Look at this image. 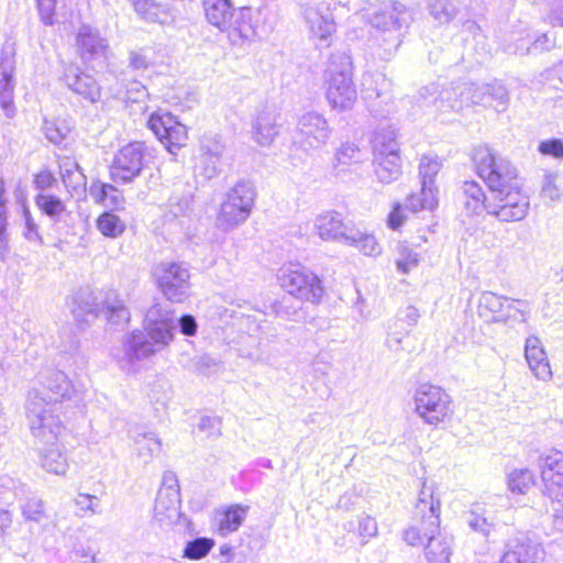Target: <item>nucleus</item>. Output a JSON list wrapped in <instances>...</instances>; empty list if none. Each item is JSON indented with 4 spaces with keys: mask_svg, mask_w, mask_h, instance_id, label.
Listing matches in <instances>:
<instances>
[{
    "mask_svg": "<svg viewBox=\"0 0 563 563\" xmlns=\"http://www.w3.org/2000/svg\"><path fill=\"white\" fill-rule=\"evenodd\" d=\"M411 402L415 415L427 426L439 428L454 415V401L442 386L430 382L417 384Z\"/></svg>",
    "mask_w": 563,
    "mask_h": 563,
    "instance_id": "f257e3e1",
    "label": "nucleus"
},
{
    "mask_svg": "<svg viewBox=\"0 0 563 563\" xmlns=\"http://www.w3.org/2000/svg\"><path fill=\"white\" fill-rule=\"evenodd\" d=\"M441 500L433 484L424 483L416 505L419 522L405 531V540L410 545H423L437 532L440 522Z\"/></svg>",
    "mask_w": 563,
    "mask_h": 563,
    "instance_id": "f03ea898",
    "label": "nucleus"
},
{
    "mask_svg": "<svg viewBox=\"0 0 563 563\" xmlns=\"http://www.w3.org/2000/svg\"><path fill=\"white\" fill-rule=\"evenodd\" d=\"M157 309L148 311L145 331L147 339L133 334L129 351L134 358H145L167 347L174 341L173 320L168 314L158 316Z\"/></svg>",
    "mask_w": 563,
    "mask_h": 563,
    "instance_id": "7ed1b4c3",
    "label": "nucleus"
},
{
    "mask_svg": "<svg viewBox=\"0 0 563 563\" xmlns=\"http://www.w3.org/2000/svg\"><path fill=\"white\" fill-rule=\"evenodd\" d=\"M255 198L254 185L238 183L227 192L217 214V224L228 230L243 223L251 214Z\"/></svg>",
    "mask_w": 563,
    "mask_h": 563,
    "instance_id": "20e7f679",
    "label": "nucleus"
},
{
    "mask_svg": "<svg viewBox=\"0 0 563 563\" xmlns=\"http://www.w3.org/2000/svg\"><path fill=\"white\" fill-rule=\"evenodd\" d=\"M147 128L172 156H177L188 144V128L168 111L152 112L147 119Z\"/></svg>",
    "mask_w": 563,
    "mask_h": 563,
    "instance_id": "39448f33",
    "label": "nucleus"
},
{
    "mask_svg": "<svg viewBox=\"0 0 563 563\" xmlns=\"http://www.w3.org/2000/svg\"><path fill=\"white\" fill-rule=\"evenodd\" d=\"M495 185V218L500 221H520L529 209V198L520 191L516 176L509 181L499 176Z\"/></svg>",
    "mask_w": 563,
    "mask_h": 563,
    "instance_id": "423d86ee",
    "label": "nucleus"
},
{
    "mask_svg": "<svg viewBox=\"0 0 563 563\" xmlns=\"http://www.w3.org/2000/svg\"><path fill=\"white\" fill-rule=\"evenodd\" d=\"M26 418L31 434L38 445L63 442L64 423L51 408L37 401H30Z\"/></svg>",
    "mask_w": 563,
    "mask_h": 563,
    "instance_id": "0eeeda50",
    "label": "nucleus"
},
{
    "mask_svg": "<svg viewBox=\"0 0 563 563\" xmlns=\"http://www.w3.org/2000/svg\"><path fill=\"white\" fill-rule=\"evenodd\" d=\"M205 10L207 20L231 37L249 36L250 25L245 13L234 10L229 0H205Z\"/></svg>",
    "mask_w": 563,
    "mask_h": 563,
    "instance_id": "6e6552de",
    "label": "nucleus"
},
{
    "mask_svg": "<svg viewBox=\"0 0 563 563\" xmlns=\"http://www.w3.org/2000/svg\"><path fill=\"white\" fill-rule=\"evenodd\" d=\"M157 285L164 297L172 302H185L191 296L190 274L177 263H166L155 271Z\"/></svg>",
    "mask_w": 563,
    "mask_h": 563,
    "instance_id": "1a4fd4ad",
    "label": "nucleus"
},
{
    "mask_svg": "<svg viewBox=\"0 0 563 563\" xmlns=\"http://www.w3.org/2000/svg\"><path fill=\"white\" fill-rule=\"evenodd\" d=\"M280 286L290 295L307 301H319L323 296L320 278L300 267H287L279 273Z\"/></svg>",
    "mask_w": 563,
    "mask_h": 563,
    "instance_id": "9d476101",
    "label": "nucleus"
},
{
    "mask_svg": "<svg viewBox=\"0 0 563 563\" xmlns=\"http://www.w3.org/2000/svg\"><path fill=\"white\" fill-rule=\"evenodd\" d=\"M545 551L540 541L526 532H517L505 545L499 563H542Z\"/></svg>",
    "mask_w": 563,
    "mask_h": 563,
    "instance_id": "9b49d317",
    "label": "nucleus"
},
{
    "mask_svg": "<svg viewBox=\"0 0 563 563\" xmlns=\"http://www.w3.org/2000/svg\"><path fill=\"white\" fill-rule=\"evenodd\" d=\"M144 145L130 143L121 147L114 156L110 175L117 183H130L137 177L143 168Z\"/></svg>",
    "mask_w": 563,
    "mask_h": 563,
    "instance_id": "f8f14e48",
    "label": "nucleus"
},
{
    "mask_svg": "<svg viewBox=\"0 0 563 563\" xmlns=\"http://www.w3.org/2000/svg\"><path fill=\"white\" fill-rule=\"evenodd\" d=\"M154 514L161 522H175L180 516V493L173 475L166 476L158 490Z\"/></svg>",
    "mask_w": 563,
    "mask_h": 563,
    "instance_id": "ddd939ff",
    "label": "nucleus"
},
{
    "mask_svg": "<svg viewBox=\"0 0 563 563\" xmlns=\"http://www.w3.org/2000/svg\"><path fill=\"white\" fill-rule=\"evenodd\" d=\"M63 84L85 100L96 103L101 99V89L97 81L76 66H67L62 75Z\"/></svg>",
    "mask_w": 563,
    "mask_h": 563,
    "instance_id": "4468645a",
    "label": "nucleus"
},
{
    "mask_svg": "<svg viewBox=\"0 0 563 563\" xmlns=\"http://www.w3.org/2000/svg\"><path fill=\"white\" fill-rule=\"evenodd\" d=\"M440 164L437 159L424 158L420 164V174L429 177V184L423 181L419 194L411 195L408 199V208L412 211L432 209L437 206V192L432 186V177L439 172Z\"/></svg>",
    "mask_w": 563,
    "mask_h": 563,
    "instance_id": "2eb2a0df",
    "label": "nucleus"
},
{
    "mask_svg": "<svg viewBox=\"0 0 563 563\" xmlns=\"http://www.w3.org/2000/svg\"><path fill=\"white\" fill-rule=\"evenodd\" d=\"M541 478L547 496L558 497L563 489V452L551 451L541 460Z\"/></svg>",
    "mask_w": 563,
    "mask_h": 563,
    "instance_id": "dca6fc26",
    "label": "nucleus"
},
{
    "mask_svg": "<svg viewBox=\"0 0 563 563\" xmlns=\"http://www.w3.org/2000/svg\"><path fill=\"white\" fill-rule=\"evenodd\" d=\"M328 100L333 108L345 110L353 106L356 91L349 74H333L328 81Z\"/></svg>",
    "mask_w": 563,
    "mask_h": 563,
    "instance_id": "f3484780",
    "label": "nucleus"
},
{
    "mask_svg": "<svg viewBox=\"0 0 563 563\" xmlns=\"http://www.w3.org/2000/svg\"><path fill=\"white\" fill-rule=\"evenodd\" d=\"M525 357L529 365L530 371L534 377L542 382H549L552 378V371L550 367L547 353L543 349L541 340L536 335H530L525 344Z\"/></svg>",
    "mask_w": 563,
    "mask_h": 563,
    "instance_id": "a211bd4d",
    "label": "nucleus"
},
{
    "mask_svg": "<svg viewBox=\"0 0 563 563\" xmlns=\"http://www.w3.org/2000/svg\"><path fill=\"white\" fill-rule=\"evenodd\" d=\"M38 457L41 466L47 473L63 476L68 471V459L63 442L40 445Z\"/></svg>",
    "mask_w": 563,
    "mask_h": 563,
    "instance_id": "6ab92c4d",
    "label": "nucleus"
},
{
    "mask_svg": "<svg viewBox=\"0 0 563 563\" xmlns=\"http://www.w3.org/2000/svg\"><path fill=\"white\" fill-rule=\"evenodd\" d=\"M247 511L249 507L243 505H230L217 509L213 516L217 532L228 536L236 531L243 523Z\"/></svg>",
    "mask_w": 563,
    "mask_h": 563,
    "instance_id": "aec40b11",
    "label": "nucleus"
},
{
    "mask_svg": "<svg viewBox=\"0 0 563 563\" xmlns=\"http://www.w3.org/2000/svg\"><path fill=\"white\" fill-rule=\"evenodd\" d=\"M375 174L382 183H390L399 177L401 162L399 150L396 146L378 152L375 161Z\"/></svg>",
    "mask_w": 563,
    "mask_h": 563,
    "instance_id": "412c9836",
    "label": "nucleus"
},
{
    "mask_svg": "<svg viewBox=\"0 0 563 563\" xmlns=\"http://www.w3.org/2000/svg\"><path fill=\"white\" fill-rule=\"evenodd\" d=\"M104 298L99 291L82 290L73 299V314L82 320L96 318L102 309Z\"/></svg>",
    "mask_w": 563,
    "mask_h": 563,
    "instance_id": "4be33fe9",
    "label": "nucleus"
},
{
    "mask_svg": "<svg viewBox=\"0 0 563 563\" xmlns=\"http://www.w3.org/2000/svg\"><path fill=\"white\" fill-rule=\"evenodd\" d=\"M59 173L63 183L70 194H82L86 189V177L78 163L71 157L59 161Z\"/></svg>",
    "mask_w": 563,
    "mask_h": 563,
    "instance_id": "5701e85b",
    "label": "nucleus"
},
{
    "mask_svg": "<svg viewBox=\"0 0 563 563\" xmlns=\"http://www.w3.org/2000/svg\"><path fill=\"white\" fill-rule=\"evenodd\" d=\"M316 229L319 236L324 241H346V231L344 223L332 213L321 214L316 219Z\"/></svg>",
    "mask_w": 563,
    "mask_h": 563,
    "instance_id": "b1692460",
    "label": "nucleus"
},
{
    "mask_svg": "<svg viewBox=\"0 0 563 563\" xmlns=\"http://www.w3.org/2000/svg\"><path fill=\"white\" fill-rule=\"evenodd\" d=\"M14 78L11 67L3 68L0 73V107L8 118L15 113L14 106Z\"/></svg>",
    "mask_w": 563,
    "mask_h": 563,
    "instance_id": "393cba45",
    "label": "nucleus"
},
{
    "mask_svg": "<svg viewBox=\"0 0 563 563\" xmlns=\"http://www.w3.org/2000/svg\"><path fill=\"white\" fill-rule=\"evenodd\" d=\"M422 262L421 254L405 244L399 245L395 258L396 271L399 275L407 276L415 273Z\"/></svg>",
    "mask_w": 563,
    "mask_h": 563,
    "instance_id": "a878e982",
    "label": "nucleus"
},
{
    "mask_svg": "<svg viewBox=\"0 0 563 563\" xmlns=\"http://www.w3.org/2000/svg\"><path fill=\"white\" fill-rule=\"evenodd\" d=\"M97 230L107 239H119L126 230V223L118 214L103 212L96 220Z\"/></svg>",
    "mask_w": 563,
    "mask_h": 563,
    "instance_id": "bb28decb",
    "label": "nucleus"
},
{
    "mask_svg": "<svg viewBox=\"0 0 563 563\" xmlns=\"http://www.w3.org/2000/svg\"><path fill=\"white\" fill-rule=\"evenodd\" d=\"M93 199L106 207L117 208L123 203V195L110 184L93 181L90 187Z\"/></svg>",
    "mask_w": 563,
    "mask_h": 563,
    "instance_id": "cd10ccee",
    "label": "nucleus"
},
{
    "mask_svg": "<svg viewBox=\"0 0 563 563\" xmlns=\"http://www.w3.org/2000/svg\"><path fill=\"white\" fill-rule=\"evenodd\" d=\"M345 242L366 256H377L382 253V246L376 238L366 232L350 231Z\"/></svg>",
    "mask_w": 563,
    "mask_h": 563,
    "instance_id": "c85d7f7f",
    "label": "nucleus"
},
{
    "mask_svg": "<svg viewBox=\"0 0 563 563\" xmlns=\"http://www.w3.org/2000/svg\"><path fill=\"white\" fill-rule=\"evenodd\" d=\"M130 2L137 14L145 20L164 23L170 16L169 11L154 0H130Z\"/></svg>",
    "mask_w": 563,
    "mask_h": 563,
    "instance_id": "c756f323",
    "label": "nucleus"
},
{
    "mask_svg": "<svg viewBox=\"0 0 563 563\" xmlns=\"http://www.w3.org/2000/svg\"><path fill=\"white\" fill-rule=\"evenodd\" d=\"M519 302L508 297L495 296V322L523 321Z\"/></svg>",
    "mask_w": 563,
    "mask_h": 563,
    "instance_id": "7c9ffc66",
    "label": "nucleus"
},
{
    "mask_svg": "<svg viewBox=\"0 0 563 563\" xmlns=\"http://www.w3.org/2000/svg\"><path fill=\"white\" fill-rule=\"evenodd\" d=\"M465 209L472 216H481L486 210V198L482 188L475 181L464 184Z\"/></svg>",
    "mask_w": 563,
    "mask_h": 563,
    "instance_id": "2f4dec72",
    "label": "nucleus"
},
{
    "mask_svg": "<svg viewBox=\"0 0 563 563\" xmlns=\"http://www.w3.org/2000/svg\"><path fill=\"white\" fill-rule=\"evenodd\" d=\"M71 124L66 119L51 118L44 121L43 133L54 144H62L70 134Z\"/></svg>",
    "mask_w": 563,
    "mask_h": 563,
    "instance_id": "473e14b6",
    "label": "nucleus"
},
{
    "mask_svg": "<svg viewBox=\"0 0 563 563\" xmlns=\"http://www.w3.org/2000/svg\"><path fill=\"white\" fill-rule=\"evenodd\" d=\"M472 159L477 175L485 181L493 176V154L488 145H477L473 148Z\"/></svg>",
    "mask_w": 563,
    "mask_h": 563,
    "instance_id": "72a5a7b5",
    "label": "nucleus"
},
{
    "mask_svg": "<svg viewBox=\"0 0 563 563\" xmlns=\"http://www.w3.org/2000/svg\"><path fill=\"white\" fill-rule=\"evenodd\" d=\"M35 203L42 213L52 219H59L66 212L65 202L55 195L41 194L36 196Z\"/></svg>",
    "mask_w": 563,
    "mask_h": 563,
    "instance_id": "f704fd0d",
    "label": "nucleus"
},
{
    "mask_svg": "<svg viewBox=\"0 0 563 563\" xmlns=\"http://www.w3.org/2000/svg\"><path fill=\"white\" fill-rule=\"evenodd\" d=\"M110 323L124 324L130 320V312L125 306L118 300L103 301L101 312Z\"/></svg>",
    "mask_w": 563,
    "mask_h": 563,
    "instance_id": "c9c22d12",
    "label": "nucleus"
},
{
    "mask_svg": "<svg viewBox=\"0 0 563 563\" xmlns=\"http://www.w3.org/2000/svg\"><path fill=\"white\" fill-rule=\"evenodd\" d=\"M534 484V476L528 468L515 470L509 474L508 486L511 492L525 494Z\"/></svg>",
    "mask_w": 563,
    "mask_h": 563,
    "instance_id": "e433bc0d",
    "label": "nucleus"
},
{
    "mask_svg": "<svg viewBox=\"0 0 563 563\" xmlns=\"http://www.w3.org/2000/svg\"><path fill=\"white\" fill-rule=\"evenodd\" d=\"M214 547V541L209 538H199L188 542L184 550V556L189 560H200L205 558Z\"/></svg>",
    "mask_w": 563,
    "mask_h": 563,
    "instance_id": "4c0bfd02",
    "label": "nucleus"
},
{
    "mask_svg": "<svg viewBox=\"0 0 563 563\" xmlns=\"http://www.w3.org/2000/svg\"><path fill=\"white\" fill-rule=\"evenodd\" d=\"M310 29L317 38L327 41L335 33L336 26L332 19L317 16L310 21Z\"/></svg>",
    "mask_w": 563,
    "mask_h": 563,
    "instance_id": "58836bf2",
    "label": "nucleus"
},
{
    "mask_svg": "<svg viewBox=\"0 0 563 563\" xmlns=\"http://www.w3.org/2000/svg\"><path fill=\"white\" fill-rule=\"evenodd\" d=\"M554 46V41L548 35L542 34L538 36L529 46L520 44L516 47V53L522 54H537L544 51H550Z\"/></svg>",
    "mask_w": 563,
    "mask_h": 563,
    "instance_id": "ea45409f",
    "label": "nucleus"
},
{
    "mask_svg": "<svg viewBox=\"0 0 563 563\" xmlns=\"http://www.w3.org/2000/svg\"><path fill=\"white\" fill-rule=\"evenodd\" d=\"M468 523L473 530L478 531L485 536L489 534L490 525L487 518L484 517V511L479 505H475L472 508Z\"/></svg>",
    "mask_w": 563,
    "mask_h": 563,
    "instance_id": "a19ab883",
    "label": "nucleus"
},
{
    "mask_svg": "<svg viewBox=\"0 0 563 563\" xmlns=\"http://www.w3.org/2000/svg\"><path fill=\"white\" fill-rule=\"evenodd\" d=\"M40 20L45 25H53L56 21V0H36Z\"/></svg>",
    "mask_w": 563,
    "mask_h": 563,
    "instance_id": "79ce46f5",
    "label": "nucleus"
},
{
    "mask_svg": "<svg viewBox=\"0 0 563 563\" xmlns=\"http://www.w3.org/2000/svg\"><path fill=\"white\" fill-rule=\"evenodd\" d=\"M277 131L269 123H258L255 128L254 139L261 145H269L275 140Z\"/></svg>",
    "mask_w": 563,
    "mask_h": 563,
    "instance_id": "37998d69",
    "label": "nucleus"
},
{
    "mask_svg": "<svg viewBox=\"0 0 563 563\" xmlns=\"http://www.w3.org/2000/svg\"><path fill=\"white\" fill-rule=\"evenodd\" d=\"M551 499V509L553 512V525L556 530L563 532V489H560L558 497L548 496Z\"/></svg>",
    "mask_w": 563,
    "mask_h": 563,
    "instance_id": "c03bdc74",
    "label": "nucleus"
},
{
    "mask_svg": "<svg viewBox=\"0 0 563 563\" xmlns=\"http://www.w3.org/2000/svg\"><path fill=\"white\" fill-rule=\"evenodd\" d=\"M161 448V442L155 437H144L137 443V454L145 460L156 453Z\"/></svg>",
    "mask_w": 563,
    "mask_h": 563,
    "instance_id": "a18cd8bd",
    "label": "nucleus"
},
{
    "mask_svg": "<svg viewBox=\"0 0 563 563\" xmlns=\"http://www.w3.org/2000/svg\"><path fill=\"white\" fill-rule=\"evenodd\" d=\"M177 324L180 333L185 336H196L198 333L199 324L191 314L180 316L177 320Z\"/></svg>",
    "mask_w": 563,
    "mask_h": 563,
    "instance_id": "49530a36",
    "label": "nucleus"
},
{
    "mask_svg": "<svg viewBox=\"0 0 563 563\" xmlns=\"http://www.w3.org/2000/svg\"><path fill=\"white\" fill-rule=\"evenodd\" d=\"M539 151L543 155H551L553 157H562L563 156V143L558 139L543 141L539 145Z\"/></svg>",
    "mask_w": 563,
    "mask_h": 563,
    "instance_id": "de8ad7c7",
    "label": "nucleus"
},
{
    "mask_svg": "<svg viewBox=\"0 0 563 563\" xmlns=\"http://www.w3.org/2000/svg\"><path fill=\"white\" fill-rule=\"evenodd\" d=\"M33 181L38 189H49L54 186L56 179L52 172L47 169H41L34 174Z\"/></svg>",
    "mask_w": 563,
    "mask_h": 563,
    "instance_id": "09e8293b",
    "label": "nucleus"
},
{
    "mask_svg": "<svg viewBox=\"0 0 563 563\" xmlns=\"http://www.w3.org/2000/svg\"><path fill=\"white\" fill-rule=\"evenodd\" d=\"M509 93L505 86L495 85V111L503 112L507 109Z\"/></svg>",
    "mask_w": 563,
    "mask_h": 563,
    "instance_id": "8fccbe9b",
    "label": "nucleus"
},
{
    "mask_svg": "<svg viewBox=\"0 0 563 563\" xmlns=\"http://www.w3.org/2000/svg\"><path fill=\"white\" fill-rule=\"evenodd\" d=\"M23 216L26 225L25 238L30 241L41 240L37 231V225L34 219L32 218L30 210L26 207L23 209Z\"/></svg>",
    "mask_w": 563,
    "mask_h": 563,
    "instance_id": "3c124183",
    "label": "nucleus"
},
{
    "mask_svg": "<svg viewBox=\"0 0 563 563\" xmlns=\"http://www.w3.org/2000/svg\"><path fill=\"white\" fill-rule=\"evenodd\" d=\"M405 220L404 212L399 206L395 207L388 217V224L391 229L399 228Z\"/></svg>",
    "mask_w": 563,
    "mask_h": 563,
    "instance_id": "603ef678",
    "label": "nucleus"
},
{
    "mask_svg": "<svg viewBox=\"0 0 563 563\" xmlns=\"http://www.w3.org/2000/svg\"><path fill=\"white\" fill-rule=\"evenodd\" d=\"M383 18H384L383 22H380L378 19H377V21H375V25L377 27H383L384 30H389V31H398L399 30V24L394 19V16L391 14H389L388 16H383Z\"/></svg>",
    "mask_w": 563,
    "mask_h": 563,
    "instance_id": "864d4df0",
    "label": "nucleus"
},
{
    "mask_svg": "<svg viewBox=\"0 0 563 563\" xmlns=\"http://www.w3.org/2000/svg\"><path fill=\"white\" fill-rule=\"evenodd\" d=\"M542 196L544 198L551 199L552 201H555L560 197V190L552 184L548 183L542 188Z\"/></svg>",
    "mask_w": 563,
    "mask_h": 563,
    "instance_id": "5fc2aeb1",
    "label": "nucleus"
},
{
    "mask_svg": "<svg viewBox=\"0 0 563 563\" xmlns=\"http://www.w3.org/2000/svg\"><path fill=\"white\" fill-rule=\"evenodd\" d=\"M68 382L66 379H63L60 387V390L56 393V396L52 399L53 401H59L66 396V391L68 389Z\"/></svg>",
    "mask_w": 563,
    "mask_h": 563,
    "instance_id": "6e6d98bb",
    "label": "nucleus"
},
{
    "mask_svg": "<svg viewBox=\"0 0 563 563\" xmlns=\"http://www.w3.org/2000/svg\"><path fill=\"white\" fill-rule=\"evenodd\" d=\"M554 12L563 24V0H555Z\"/></svg>",
    "mask_w": 563,
    "mask_h": 563,
    "instance_id": "4d7b16f0",
    "label": "nucleus"
},
{
    "mask_svg": "<svg viewBox=\"0 0 563 563\" xmlns=\"http://www.w3.org/2000/svg\"><path fill=\"white\" fill-rule=\"evenodd\" d=\"M494 168H495V185H497V184H498V181H497L498 176H499L503 180H505V179H504V178L499 175V173L496 170V168H497V163H494Z\"/></svg>",
    "mask_w": 563,
    "mask_h": 563,
    "instance_id": "13d9d810",
    "label": "nucleus"
},
{
    "mask_svg": "<svg viewBox=\"0 0 563 563\" xmlns=\"http://www.w3.org/2000/svg\"><path fill=\"white\" fill-rule=\"evenodd\" d=\"M494 168H495V185H497V184H498V181H497L498 176H499L503 180H505V179H504V178L499 175V173L496 170V168H497V163H494Z\"/></svg>",
    "mask_w": 563,
    "mask_h": 563,
    "instance_id": "bf43d9fd",
    "label": "nucleus"
},
{
    "mask_svg": "<svg viewBox=\"0 0 563 563\" xmlns=\"http://www.w3.org/2000/svg\"><path fill=\"white\" fill-rule=\"evenodd\" d=\"M562 279H563V268H562Z\"/></svg>",
    "mask_w": 563,
    "mask_h": 563,
    "instance_id": "052dcab7",
    "label": "nucleus"
},
{
    "mask_svg": "<svg viewBox=\"0 0 563 563\" xmlns=\"http://www.w3.org/2000/svg\"><path fill=\"white\" fill-rule=\"evenodd\" d=\"M2 519V516H0V520Z\"/></svg>",
    "mask_w": 563,
    "mask_h": 563,
    "instance_id": "680f3d73",
    "label": "nucleus"
}]
</instances>
